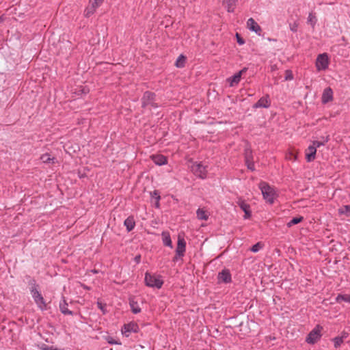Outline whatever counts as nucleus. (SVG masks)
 Segmentation results:
<instances>
[{"mask_svg":"<svg viewBox=\"0 0 350 350\" xmlns=\"http://www.w3.org/2000/svg\"><path fill=\"white\" fill-rule=\"evenodd\" d=\"M145 284L146 286L152 288H161L163 281L160 275H152L148 272L145 274Z\"/></svg>","mask_w":350,"mask_h":350,"instance_id":"f03ea898","label":"nucleus"},{"mask_svg":"<svg viewBox=\"0 0 350 350\" xmlns=\"http://www.w3.org/2000/svg\"><path fill=\"white\" fill-rule=\"evenodd\" d=\"M139 327L136 323L131 322L128 324H125L122 328V332L125 336H129L130 334L133 332L136 333L138 332Z\"/></svg>","mask_w":350,"mask_h":350,"instance_id":"6e6552de","label":"nucleus"},{"mask_svg":"<svg viewBox=\"0 0 350 350\" xmlns=\"http://www.w3.org/2000/svg\"><path fill=\"white\" fill-rule=\"evenodd\" d=\"M262 248V244L258 242L257 243H256L255 245H254L252 248H251V251L253 252H258L260 249Z\"/></svg>","mask_w":350,"mask_h":350,"instance_id":"f704fd0d","label":"nucleus"},{"mask_svg":"<svg viewBox=\"0 0 350 350\" xmlns=\"http://www.w3.org/2000/svg\"><path fill=\"white\" fill-rule=\"evenodd\" d=\"M328 141V137L326 138V140L325 142H321L319 141H313L312 145L313 146H315V148L317 149V148H319L321 146H324L325 143Z\"/></svg>","mask_w":350,"mask_h":350,"instance_id":"72a5a7b5","label":"nucleus"},{"mask_svg":"<svg viewBox=\"0 0 350 350\" xmlns=\"http://www.w3.org/2000/svg\"><path fill=\"white\" fill-rule=\"evenodd\" d=\"M3 21L2 18L0 17V23Z\"/></svg>","mask_w":350,"mask_h":350,"instance_id":"09e8293b","label":"nucleus"},{"mask_svg":"<svg viewBox=\"0 0 350 350\" xmlns=\"http://www.w3.org/2000/svg\"><path fill=\"white\" fill-rule=\"evenodd\" d=\"M92 10V5H91L90 8H88L85 10V16H90V15H92L93 13L91 12V11Z\"/></svg>","mask_w":350,"mask_h":350,"instance_id":"ea45409f","label":"nucleus"},{"mask_svg":"<svg viewBox=\"0 0 350 350\" xmlns=\"http://www.w3.org/2000/svg\"><path fill=\"white\" fill-rule=\"evenodd\" d=\"M286 159L295 161L297 159V152L293 149H289L286 153Z\"/></svg>","mask_w":350,"mask_h":350,"instance_id":"b1692460","label":"nucleus"},{"mask_svg":"<svg viewBox=\"0 0 350 350\" xmlns=\"http://www.w3.org/2000/svg\"><path fill=\"white\" fill-rule=\"evenodd\" d=\"M333 100V91L330 88H327L323 90L321 101L323 104L327 103Z\"/></svg>","mask_w":350,"mask_h":350,"instance_id":"2eb2a0df","label":"nucleus"},{"mask_svg":"<svg viewBox=\"0 0 350 350\" xmlns=\"http://www.w3.org/2000/svg\"><path fill=\"white\" fill-rule=\"evenodd\" d=\"M289 27L291 31L296 32L298 29V23L297 22L290 23Z\"/></svg>","mask_w":350,"mask_h":350,"instance_id":"c9c22d12","label":"nucleus"},{"mask_svg":"<svg viewBox=\"0 0 350 350\" xmlns=\"http://www.w3.org/2000/svg\"><path fill=\"white\" fill-rule=\"evenodd\" d=\"M92 271L94 273H98V271H97L96 270H92Z\"/></svg>","mask_w":350,"mask_h":350,"instance_id":"de8ad7c7","label":"nucleus"},{"mask_svg":"<svg viewBox=\"0 0 350 350\" xmlns=\"http://www.w3.org/2000/svg\"><path fill=\"white\" fill-rule=\"evenodd\" d=\"M247 27L259 36L261 34L262 29L260 26L252 18H250L247 20Z\"/></svg>","mask_w":350,"mask_h":350,"instance_id":"f8f14e48","label":"nucleus"},{"mask_svg":"<svg viewBox=\"0 0 350 350\" xmlns=\"http://www.w3.org/2000/svg\"><path fill=\"white\" fill-rule=\"evenodd\" d=\"M340 215H345L347 217H350V205H345L338 209Z\"/></svg>","mask_w":350,"mask_h":350,"instance_id":"bb28decb","label":"nucleus"},{"mask_svg":"<svg viewBox=\"0 0 350 350\" xmlns=\"http://www.w3.org/2000/svg\"><path fill=\"white\" fill-rule=\"evenodd\" d=\"M322 327L317 325L308 335L306 342L313 345L316 343L321 337Z\"/></svg>","mask_w":350,"mask_h":350,"instance_id":"39448f33","label":"nucleus"},{"mask_svg":"<svg viewBox=\"0 0 350 350\" xmlns=\"http://www.w3.org/2000/svg\"><path fill=\"white\" fill-rule=\"evenodd\" d=\"M42 350H58L57 349H53L52 347H44Z\"/></svg>","mask_w":350,"mask_h":350,"instance_id":"49530a36","label":"nucleus"},{"mask_svg":"<svg viewBox=\"0 0 350 350\" xmlns=\"http://www.w3.org/2000/svg\"><path fill=\"white\" fill-rule=\"evenodd\" d=\"M307 22L310 24L312 27H314L317 22V17L315 14L310 12L308 15Z\"/></svg>","mask_w":350,"mask_h":350,"instance_id":"cd10ccee","label":"nucleus"},{"mask_svg":"<svg viewBox=\"0 0 350 350\" xmlns=\"http://www.w3.org/2000/svg\"><path fill=\"white\" fill-rule=\"evenodd\" d=\"M271 105V100L268 95L260 98L257 103L254 105V108H269Z\"/></svg>","mask_w":350,"mask_h":350,"instance_id":"ddd939ff","label":"nucleus"},{"mask_svg":"<svg viewBox=\"0 0 350 350\" xmlns=\"http://www.w3.org/2000/svg\"><path fill=\"white\" fill-rule=\"evenodd\" d=\"M236 38L239 44L243 45L245 43V40L240 36L238 33H236Z\"/></svg>","mask_w":350,"mask_h":350,"instance_id":"e433bc0d","label":"nucleus"},{"mask_svg":"<svg viewBox=\"0 0 350 350\" xmlns=\"http://www.w3.org/2000/svg\"><path fill=\"white\" fill-rule=\"evenodd\" d=\"M31 293L37 306L42 311L46 310V301H44V297L41 293L36 287L31 288Z\"/></svg>","mask_w":350,"mask_h":350,"instance_id":"7ed1b4c3","label":"nucleus"},{"mask_svg":"<svg viewBox=\"0 0 350 350\" xmlns=\"http://www.w3.org/2000/svg\"><path fill=\"white\" fill-rule=\"evenodd\" d=\"M329 61L327 53L319 54L316 60V68L318 71L325 70L329 66Z\"/></svg>","mask_w":350,"mask_h":350,"instance_id":"20e7f679","label":"nucleus"},{"mask_svg":"<svg viewBox=\"0 0 350 350\" xmlns=\"http://www.w3.org/2000/svg\"><path fill=\"white\" fill-rule=\"evenodd\" d=\"M140 258H141L140 256H135V260L137 263H139L140 262Z\"/></svg>","mask_w":350,"mask_h":350,"instance_id":"a18cd8bd","label":"nucleus"},{"mask_svg":"<svg viewBox=\"0 0 350 350\" xmlns=\"http://www.w3.org/2000/svg\"><path fill=\"white\" fill-rule=\"evenodd\" d=\"M293 79V77L292 72L290 70H286L285 79L286 80H292Z\"/></svg>","mask_w":350,"mask_h":350,"instance_id":"58836bf2","label":"nucleus"},{"mask_svg":"<svg viewBox=\"0 0 350 350\" xmlns=\"http://www.w3.org/2000/svg\"><path fill=\"white\" fill-rule=\"evenodd\" d=\"M218 280L219 282L229 283L231 282V274L228 269H224L218 274Z\"/></svg>","mask_w":350,"mask_h":350,"instance_id":"dca6fc26","label":"nucleus"},{"mask_svg":"<svg viewBox=\"0 0 350 350\" xmlns=\"http://www.w3.org/2000/svg\"><path fill=\"white\" fill-rule=\"evenodd\" d=\"M185 248H186V242L185 239L181 237L180 236H178V243H177V247L176 250V256L179 257H183L185 252Z\"/></svg>","mask_w":350,"mask_h":350,"instance_id":"9b49d317","label":"nucleus"},{"mask_svg":"<svg viewBox=\"0 0 350 350\" xmlns=\"http://www.w3.org/2000/svg\"><path fill=\"white\" fill-rule=\"evenodd\" d=\"M129 305H130L131 311L134 314H137V313H139L141 312L140 307L139 306L137 302L135 301L133 298H130L129 299Z\"/></svg>","mask_w":350,"mask_h":350,"instance_id":"5701e85b","label":"nucleus"},{"mask_svg":"<svg viewBox=\"0 0 350 350\" xmlns=\"http://www.w3.org/2000/svg\"><path fill=\"white\" fill-rule=\"evenodd\" d=\"M151 157L152 160L156 165H162L167 163L166 157L162 154L152 155Z\"/></svg>","mask_w":350,"mask_h":350,"instance_id":"a211bd4d","label":"nucleus"},{"mask_svg":"<svg viewBox=\"0 0 350 350\" xmlns=\"http://www.w3.org/2000/svg\"><path fill=\"white\" fill-rule=\"evenodd\" d=\"M196 215L197 218L200 220L206 221L209 217V213H208V211L201 208H199L196 211Z\"/></svg>","mask_w":350,"mask_h":350,"instance_id":"6ab92c4d","label":"nucleus"},{"mask_svg":"<svg viewBox=\"0 0 350 350\" xmlns=\"http://www.w3.org/2000/svg\"><path fill=\"white\" fill-rule=\"evenodd\" d=\"M259 189H260L263 198L265 201L269 204H272L277 196L275 189L265 182L260 183Z\"/></svg>","mask_w":350,"mask_h":350,"instance_id":"f257e3e1","label":"nucleus"},{"mask_svg":"<svg viewBox=\"0 0 350 350\" xmlns=\"http://www.w3.org/2000/svg\"><path fill=\"white\" fill-rule=\"evenodd\" d=\"M185 57L183 55H180L176 59L175 65L178 68H183L185 66Z\"/></svg>","mask_w":350,"mask_h":350,"instance_id":"c85d7f7f","label":"nucleus"},{"mask_svg":"<svg viewBox=\"0 0 350 350\" xmlns=\"http://www.w3.org/2000/svg\"><path fill=\"white\" fill-rule=\"evenodd\" d=\"M103 1V0H94L92 1V10L91 11V12L94 13L96 9L101 5Z\"/></svg>","mask_w":350,"mask_h":350,"instance_id":"2f4dec72","label":"nucleus"},{"mask_svg":"<svg viewBox=\"0 0 350 350\" xmlns=\"http://www.w3.org/2000/svg\"><path fill=\"white\" fill-rule=\"evenodd\" d=\"M245 161L247 168L252 171H254L255 166L253 161L252 152L250 148H246L245 150Z\"/></svg>","mask_w":350,"mask_h":350,"instance_id":"1a4fd4ad","label":"nucleus"},{"mask_svg":"<svg viewBox=\"0 0 350 350\" xmlns=\"http://www.w3.org/2000/svg\"><path fill=\"white\" fill-rule=\"evenodd\" d=\"M161 237L164 245L172 248V242L170 233L168 232L164 231L161 233Z\"/></svg>","mask_w":350,"mask_h":350,"instance_id":"aec40b11","label":"nucleus"},{"mask_svg":"<svg viewBox=\"0 0 350 350\" xmlns=\"http://www.w3.org/2000/svg\"><path fill=\"white\" fill-rule=\"evenodd\" d=\"M81 286L85 290H90V288L88 286H86L85 284H81Z\"/></svg>","mask_w":350,"mask_h":350,"instance_id":"c03bdc74","label":"nucleus"},{"mask_svg":"<svg viewBox=\"0 0 350 350\" xmlns=\"http://www.w3.org/2000/svg\"><path fill=\"white\" fill-rule=\"evenodd\" d=\"M59 309H60V311L64 314L72 315L73 314L71 310H68V304H67L66 301L65 300L64 297H63L62 300L59 303Z\"/></svg>","mask_w":350,"mask_h":350,"instance_id":"412c9836","label":"nucleus"},{"mask_svg":"<svg viewBox=\"0 0 350 350\" xmlns=\"http://www.w3.org/2000/svg\"><path fill=\"white\" fill-rule=\"evenodd\" d=\"M107 341H108V342H109V344H111V345H113V344H118V342H116L115 340H113L112 338H111V339H108V340H107Z\"/></svg>","mask_w":350,"mask_h":350,"instance_id":"37998d69","label":"nucleus"},{"mask_svg":"<svg viewBox=\"0 0 350 350\" xmlns=\"http://www.w3.org/2000/svg\"><path fill=\"white\" fill-rule=\"evenodd\" d=\"M317 149L312 145L309 146L306 150V159L307 162L313 161L316 158Z\"/></svg>","mask_w":350,"mask_h":350,"instance_id":"4468645a","label":"nucleus"},{"mask_svg":"<svg viewBox=\"0 0 350 350\" xmlns=\"http://www.w3.org/2000/svg\"><path fill=\"white\" fill-rule=\"evenodd\" d=\"M154 194L157 196V202H156V207H159V200H160V196L157 193L156 191H154Z\"/></svg>","mask_w":350,"mask_h":350,"instance_id":"a19ab883","label":"nucleus"},{"mask_svg":"<svg viewBox=\"0 0 350 350\" xmlns=\"http://www.w3.org/2000/svg\"><path fill=\"white\" fill-rule=\"evenodd\" d=\"M239 205L243 211H248L250 208V205L243 200L239 202Z\"/></svg>","mask_w":350,"mask_h":350,"instance_id":"473e14b6","label":"nucleus"},{"mask_svg":"<svg viewBox=\"0 0 350 350\" xmlns=\"http://www.w3.org/2000/svg\"><path fill=\"white\" fill-rule=\"evenodd\" d=\"M247 71L246 68H243L242 70L234 74L232 77H229L227 80L229 82V85L230 87H233L237 85L241 79V76L243 73Z\"/></svg>","mask_w":350,"mask_h":350,"instance_id":"9d476101","label":"nucleus"},{"mask_svg":"<svg viewBox=\"0 0 350 350\" xmlns=\"http://www.w3.org/2000/svg\"><path fill=\"white\" fill-rule=\"evenodd\" d=\"M336 301L340 303L345 301L346 303H350V295L348 294H338L336 297Z\"/></svg>","mask_w":350,"mask_h":350,"instance_id":"393cba45","label":"nucleus"},{"mask_svg":"<svg viewBox=\"0 0 350 350\" xmlns=\"http://www.w3.org/2000/svg\"><path fill=\"white\" fill-rule=\"evenodd\" d=\"M155 94L150 92H146L142 98V107H145L147 106H152L153 107H157V105L154 103Z\"/></svg>","mask_w":350,"mask_h":350,"instance_id":"423d86ee","label":"nucleus"},{"mask_svg":"<svg viewBox=\"0 0 350 350\" xmlns=\"http://www.w3.org/2000/svg\"><path fill=\"white\" fill-rule=\"evenodd\" d=\"M98 308L103 312V314L106 313L105 305H103L101 302H97Z\"/></svg>","mask_w":350,"mask_h":350,"instance_id":"4c0bfd02","label":"nucleus"},{"mask_svg":"<svg viewBox=\"0 0 350 350\" xmlns=\"http://www.w3.org/2000/svg\"><path fill=\"white\" fill-rule=\"evenodd\" d=\"M335 348H338L343 342V337H336L333 339Z\"/></svg>","mask_w":350,"mask_h":350,"instance_id":"7c9ffc66","label":"nucleus"},{"mask_svg":"<svg viewBox=\"0 0 350 350\" xmlns=\"http://www.w3.org/2000/svg\"><path fill=\"white\" fill-rule=\"evenodd\" d=\"M191 170L196 176L200 178L204 179L206 177V167L200 163H194L191 167Z\"/></svg>","mask_w":350,"mask_h":350,"instance_id":"0eeeda50","label":"nucleus"},{"mask_svg":"<svg viewBox=\"0 0 350 350\" xmlns=\"http://www.w3.org/2000/svg\"><path fill=\"white\" fill-rule=\"evenodd\" d=\"M237 0H224L223 5L228 12L234 11Z\"/></svg>","mask_w":350,"mask_h":350,"instance_id":"f3484780","label":"nucleus"},{"mask_svg":"<svg viewBox=\"0 0 350 350\" xmlns=\"http://www.w3.org/2000/svg\"><path fill=\"white\" fill-rule=\"evenodd\" d=\"M124 226H126V230L130 232L132 230H133V228H135V220L133 219V217H127L125 220H124Z\"/></svg>","mask_w":350,"mask_h":350,"instance_id":"4be33fe9","label":"nucleus"},{"mask_svg":"<svg viewBox=\"0 0 350 350\" xmlns=\"http://www.w3.org/2000/svg\"><path fill=\"white\" fill-rule=\"evenodd\" d=\"M40 159L44 163H54L55 159V157H51L49 154L45 153L41 155Z\"/></svg>","mask_w":350,"mask_h":350,"instance_id":"a878e982","label":"nucleus"},{"mask_svg":"<svg viewBox=\"0 0 350 350\" xmlns=\"http://www.w3.org/2000/svg\"><path fill=\"white\" fill-rule=\"evenodd\" d=\"M244 213H245V215H244L245 219H247V218L250 217V216H251L250 208L248 211H244Z\"/></svg>","mask_w":350,"mask_h":350,"instance_id":"79ce46f5","label":"nucleus"},{"mask_svg":"<svg viewBox=\"0 0 350 350\" xmlns=\"http://www.w3.org/2000/svg\"><path fill=\"white\" fill-rule=\"evenodd\" d=\"M303 217H294L288 224V227H291L293 225L300 223L303 220Z\"/></svg>","mask_w":350,"mask_h":350,"instance_id":"c756f323","label":"nucleus"}]
</instances>
